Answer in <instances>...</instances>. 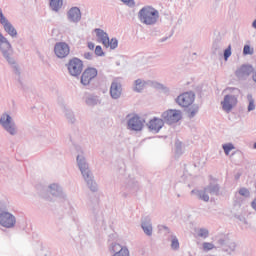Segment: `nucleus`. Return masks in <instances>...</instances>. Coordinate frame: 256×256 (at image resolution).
Masks as SVG:
<instances>
[{
  "label": "nucleus",
  "mask_w": 256,
  "mask_h": 256,
  "mask_svg": "<svg viewBox=\"0 0 256 256\" xmlns=\"http://www.w3.org/2000/svg\"><path fill=\"white\" fill-rule=\"evenodd\" d=\"M65 117L69 123L73 124L76 121L75 114L69 109H65Z\"/></svg>",
  "instance_id": "nucleus-34"
},
{
  "label": "nucleus",
  "mask_w": 256,
  "mask_h": 256,
  "mask_svg": "<svg viewBox=\"0 0 256 256\" xmlns=\"http://www.w3.org/2000/svg\"><path fill=\"white\" fill-rule=\"evenodd\" d=\"M171 248L174 251H177L179 249V239H177V236H174L172 238V242H171Z\"/></svg>",
  "instance_id": "nucleus-40"
},
{
  "label": "nucleus",
  "mask_w": 256,
  "mask_h": 256,
  "mask_svg": "<svg viewBox=\"0 0 256 256\" xmlns=\"http://www.w3.org/2000/svg\"><path fill=\"white\" fill-rule=\"evenodd\" d=\"M164 229H165L166 231H169V227H167V226H164Z\"/></svg>",
  "instance_id": "nucleus-53"
},
{
  "label": "nucleus",
  "mask_w": 256,
  "mask_h": 256,
  "mask_svg": "<svg viewBox=\"0 0 256 256\" xmlns=\"http://www.w3.org/2000/svg\"><path fill=\"white\" fill-rule=\"evenodd\" d=\"M96 57H105V52L103 51V47L101 45H97L94 50Z\"/></svg>",
  "instance_id": "nucleus-36"
},
{
  "label": "nucleus",
  "mask_w": 256,
  "mask_h": 256,
  "mask_svg": "<svg viewBox=\"0 0 256 256\" xmlns=\"http://www.w3.org/2000/svg\"><path fill=\"white\" fill-rule=\"evenodd\" d=\"M227 91H229L232 94H227L224 96V100L221 102L222 109L226 111V113H229L233 111V107L237 105L239 95H241V90L236 87H228Z\"/></svg>",
  "instance_id": "nucleus-5"
},
{
  "label": "nucleus",
  "mask_w": 256,
  "mask_h": 256,
  "mask_svg": "<svg viewBox=\"0 0 256 256\" xmlns=\"http://www.w3.org/2000/svg\"><path fill=\"white\" fill-rule=\"evenodd\" d=\"M0 125L8 135H11L12 137H15L18 133L17 124L13 120V117L7 112H4L0 116Z\"/></svg>",
  "instance_id": "nucleus-6"
},
{
  "label": "nucleus",
  "mask_w": 256,
  "mask_h": 256,
  "mask_svg": "<svg viewBox=\"0 0 256 256\" xmlns=\"http://www.w3.org/2000/svg\"><path fill=\"white\" fill-rule=\"evenodd\" d=\"M117 256H129V248H127L126 246H122V249L118 251Z\"/></svg>",
  "instance_id": "nucleus-43"
},
{
  "label": "nucleus",
  "mask_w": 256,
  "mask_h": 256,
  "mask_svg": "<svg viewBox=\"0 0 256 256\" xmlns=\"http://www.w3.org/2000/svg\"><path fill=\"white\" fill-rule=\"evenodd\" d=\"M156 89H159L160 91H163L166 95H169V88L161 83L156 84Z\"/></svg>",
  "instance_id": "nucleus-41"
},
{
  "label": "nucleus",
  "mask_w": 256,
  "mask_h": 256,
  "mask_svg": "<svg viewBox=\"0 0 256 256\" xmlns=\"http://www.w3.org/2000/svg\"><path fill=\"white\" fill-rule=\"evenodd\" d=\"M138 19L144 25H155L159 21V11L152 6H144L138 12Z\"/></svg>",
  "instance_id": "nucleus-4"
},
{
  "label": "nucleus",
  "mask_w": 256,
  "mask_h": 256,
  "mask_svg": "<svg viewBox=\"0 0 256 256\" xmlns=\"http://www.w3.org/2000/svg\"><path fill=\"white\" fill-rule=\"evenodd\" d=\"M209 192L205 191V188L203 190H192L191 195H196L200 201H204L205 203H209Z\"/></svg>",
  "instance_id": "nucleus-24"
},
{
  "label": "nucleus",
  "mask_w": 256,
  "mask_h": 256,
  "mask_svg": "<svg viewBox=\"0 0 256 256\" xmlns=\"http://www.w3.org/2000/svg\"><path fill=\"white\" fill-rule=\"evenodd\" d=\"M0 52L2 53V56L4 59H6L7 63H9L15 73L17 75L18 83L20 85V89L25 91V84H23V81L21 80V69H19V65L15 61V58L12 57L13 55V46L11 45V42L3 36V33L0 32Z\"/></svg>",
  "instance_id": "nucleus-1"
},
{
  "label": "nucleus",
  "mask_w": 256,
  "mask_h": 256,
  "mask_svg": "<svg viewBox=\"0 0 256 256\" xmlns=\"http://www.w3.org/2000/svg\"><path fill=\"white\" fill-rule=\"evenodd\" d=\"M6 211H8L7 204L4 201L0 200V215L2 213H6Z\"/></svg>",
  "instance_id": "nucleus-45"
},
{
  "label": "nucleus",
  "mask_w": 256,
  "mask_h": 256,
  "mask_svg": "<svg viewBox=\"0 0 256 256\" xmlns=\"http://www.w3.org/2000/svg\"><path fill=\"white\" fill-rule=\"evenodd\" d=\"M99 74V71H97V68L94 67H88L86 68L80 77V83L81 85H84V87H87V85L91 84V80L95 79L97 75Z\"/></svg>",
  "instance_id": "nucleus-14"
},
{
  "label": "nucleus",
  "mask_w": 256,
  "mask_h": 256,
  "mask_svg": "<svg viewBox=\"0 0 256 256\" xmlns=\"http://www.w3.org/2000/svg\"><path fill=\"white\" fill-rule=\"evenodd\" d=\"M54 53L58 59H65L71 53V48L67 42H57L54 45Z\"/></svg>",
  "instance_id": "nucleus-15"
},
{
  "label": "nucleus",
  "mask_w": 256,
  "mask_h": 256,
  "mask_svg": "<svg viewBox=\"0 0 256 256\" xmlns=\"http://www.w3.org/2000/svg\"><path fill=\"white\" fill-rule=\"evenodd\" d=\"M222 149L225 153V155H229L233 149H235V145L233 143H226L222 145Z\"/></svg>",
  "instance_id": "nucleus-35"
},
{
  "label": "nucleus",
  "mask_w": 256,
  "mask_h": 256,
  "mask_svg": "<svg viewBox=\"0 0 256 256\" xmlns=\"http://www.w3.org/2000/svg\"><path fill=\"white\" fill-rule=\"evenodd\" d=\"M198 237H201L202 239H207V237H209V230L205 228H200L198 231Z\"/></svg>",
  "instance_id": "nucleus-38"
},
{
  "label": "nucleus",
  "mask_w": 256,
  "mask_h": 256,
  "mask_svg": "<svg viewBox=\"0 0 256 256\" xmlns=\"http://www.w3.org/2000/svg\"><path fill=\"white\" fill-rule=\"evenodd\" d=\"M67 19L69 23H79L81 21V9L75 6L68 10Z\"/></svg>",
  "instance_id": "nucleus-19"
},
{
  "label": "nucleus",
  "mask_w": 256,
  "mask_h": 256,
  "mask_svg": "<svg viewBox=\"0 0 256 256\" xmlns=\"http://www.w3.org/2000/svg\"><path fill=\"white\" fill-rule=\"evenodd\" d=\"M120 171H122V173H125V169H123V170H120Z\"/></svg>",
  "instance_id": "nucleus-56"
},
{
  "label": "nucleus",
  "mask_w": 256,
  "mask_h": 256,
  "mask_svg": "<svg viewBox=\"0 0 256 256\" xmlns=\"http://www.w3.org/2000/svg\"><path fill=\"white\" fill-rule=\"evenodd\" d=\"M121 185V190L126 191L127 193H135V191L139 189V182H137L135 177L131 176L130 174H124Z\"/></svg>",
  "instance_id": "nucleus-9"
},
{
  "label": "nucleus",
  "mask_w": 256,
  "mask_h": 256,
  "mask_svg": "<svg viewBox=\"0 0 256 256\" xmlns=\"http://www.w3.org/2000/svg\"><path fill=\"white\" fill-rule=\"evenodd\" d=\"M124 5H127V7L133 8L135 7V0H121Z\"/></svg>",
  "instance_id": "nucleus-46"
},
{
  "label": "nucleus",
  "mask_w": 256,
  "mask_h": 256,
  "mask_svg": "<svg viewBox=\"0 0 256 256\" xmlns=\"http://www.w3.org/2000/svg\"><path fill=\"white\" fill-rule=\"evenodd\" d=\"M177 197H181V195H180V194H178V195H177Z\"/></svg>",
  "instance_id": "nucleus-58"
},
{
  "label": "nucleus",
  "mask_w": 256,
  "mask_h": 256,
  "mask_svg": "<svg viewBox=\"0 0 256 256\" xmlns=\"http://www.w3.org/2000/svg\"><path fill=\"white\" fill-rule=\"evenodd\" d=\"M69 214L72 217V221H74V223H77V212H75V209L73 207H70Z\"/></svg>",
  "instance_id": "nucleus-44"
},
{
  "label": "nucleus",
  "mask_w": 256,
  "mask_h": 256,
  "mask_svg": "<svg viewBox=\"0 0 256 256\" xmlns=\"http://www.w3.org/2000/svg\"><path fill=\"white\" fill-rule=\"evenodd\" d=\"M213 55H221V43L219 40H215L212 44Z\"/></svg>",
  "instance_id": "nucleus-31"
},
{
  "label": "nucleus",
  "mask_w": 256,
  "mask_h": 256,
  "mask_svg": "<svg viewBox=\"0 0 256 256\" xmlns=\"http://www.w3.org/2000/svg\"><path fill=\"white\" fill-rule=\"evenodd\" d=\"M17 224V218L11 212L6 211L0 214V225L5 229H13Z\"/></svg>",
  "instance_id": "nucleus-12"
},
{
  "label": "nucleus",
  "mask_w": 256,
  "mask_h": 256,
  "mask_svg": "<svg viewBox=\"0 0 256 256\" xmlns=\"http://www.w3.org/2000/svg\"><path fill=\"white\" fill-rule=\"evenodd\" d=\"M83 57H84V59H87L88 61H93V52H85Z\"/></svg>",
  "instance_id": "nucleus-47"
},
{
  "label": "nucleus",
  "mask_w": 256,
  "mask_h": 256,
  "mask_svg": "<svg viewBox=\"0 0 256 256\" xmlns=\"http://www.w3.org/2000/svg\"><path fill=\"white\" fill-rule=\"evenodd\" d=\"M149 131L152 133H159L165 127L163 118L153 117L147 124Z\"/></svg>",
  "instance_id": "nucleus-16"
},
{
  "label": "nucleus",
  "mask_w": 256,
  "mask_h": 256,
  "mask_svg": "<svg viewBox=\"0 0 256 256\" xmlns=\"http://www.w3.org/2000/svg\"><path fill=\"white\" fill-rule=\"evenodd\" d=\"M231 44L228 45V47L223 52L224 61H229V57H231Z\"/></svg>",
  "instance_id": "nucleus-37"
},
{
  "label": "nucleus",
  "mask_w": 256,
  "mask_h": 256,
  "mask_svg": "<svg viewBox=\"0 0 256 256\" xmlns=\"http://www.w3.org/2000/svg\"><path fill=\"white\" fill-rule=\"evenodd\" d=\"M104 47L112 49H116L117 47H119V40H117V38H112L111 40L108 38V41L104 44Z\"/></svg>",
  "instance_id": "nucleus-29"
},
{
  "label": "nucleus",
  "mask_w": 256,
  "mask_h": 256,
  "mask_svg": "<svg viewBox=\"0 0 256 256\" xmlns=\"http://www.w3.org/2000/svg\"><path fill=\"white\" fill-rule=\"evenodd\" d=\"M247 100H248V112L255 111V99H253L252 94L247 95Z\"/></svg>",
  "instance_id": "nucleus-32"
},
{
  "label": "nucleus",
  "mask_w": 256,
  "mask_h": 256,
  "mask_svg": "<svg viewBox=\"0 0 256 256\" xmlns=\"http://www.w3.org/2000/svg\"><path fill=\"white\" fill-rule=\"evenodd\" d=\"M240 178H241V174H236V175H235L236 181L239 180Z\"/></svg>",
  "instance_id": "nucleus-52"
},
{
  "label": "nucleus",
  "mask_w": 256,
  "mask_h": 256,
  "mask_svg": "<svg viewBox=\"0 0 256 256\" xmlns=\"http://www.w3.org/2000/svg\"><path fill=\"white\" fill-rule=\"evenodd\" d=\"M186 113H187L189 119H193V117H195V115H197L199 113V105L191 104L190 106H188L186 108Z\"/></svg>",
  "instance_id": "nucleus-26"
},
{
  "label": "nucleus",
  "mask_w": 256,
  "mask_h": 256,
  "mask_svg": "<svg viewBox=\"0 0 256 256\" xmlns=\"http://www.w3.org/2000/svg\"><path fill=\"white\" fill-rule=\"evenodd\" d=\"M243 55H253V49L249 44L244 45Z\"/></svg>",
  "instance_id": "nucleus-42"
},
{
  "label": "nucleus",
  "mask_w": 256,
  "mask_h": 256,
  "mask_svg": "<svg viewBox=\"0 0 256 256\" xmlns=\"http://www.w3.org/2000/svg\"><path fill=\"white\" fill-rule=\"evenodd\" d=\"M66 67L71 77H79L81 73H83V60L78 57H73L68 61Z\"/></svg>",
  "instance_id": "nucleus-8"
},
{
  "label": "nucleus",
  "mask_w": 256,
  "mask_h": 256,
  "mask_svg": "<svg viewBox=\"0 0 256 256\" xmlns=\"http://www.w3.org/2000/svg\"><path fill=\"white\" fill-rule=\"evenodd\" d=\"M234 217L238 219V221H241V223H247V219H245L243 215L235 214Z\"/></svg>",
  "instance_id": "nucleus-48"
},
{
  "label": "nucleus",
  "mask_w": 256,
  "mask_h": 256,
  "mask_svg": "<svg viewBox=\"0 0 256 256\" xmlns=\"http://www.w3.org/2000/svg\"><path fill=\"white\" fill-rule=\"evenodd\" d=\"M211 181L214 182H210L206 187H205V191H207V193H209L210 195H215L216 197H218L220 191H221V186L218 183H215V181H217V179L210 177Z\"/></svg>",
  "instance_id": "nucleus-21"
},
{
  "label": "nucleus",
  "mask_w": 256,
  "mask_h": 256,
  "mask_svg": "<svg viewBox=\"0 0 256 256\" xmlns=\"http://www.w3.org/2000/svg\"><path fill=\"white\" fill-rule=\"evenodd\" d=\"M214 243L204 242L202 244L203 251H213V249H220L226 255H232L235 249H237V243L235 241L229 239L226 235H218L214 237Z\"/></svg>",
  "instance_id": "nucleus-3"
},
{
  "label": "nucleus",
  "mask_w": 256,
  "mask_h": 256,
  "mask_svg": "<svg viewBox=\"0 0 256 256\" xmlns=\"http://www.w3.org/2000/svg\"><path fill=\"white\" fill-rule=\"evenodd\" d=\"M239 195H241L242 197H251V192H249V189L243 187L240 188L238 191Z\"/></svg>",
  "instance_id": "nucleus-39"
},
{
  "label": "nucleus",
  "mask_w": 256,
  "mask_h": 256,
  "mask_svg": "<svg viewBox=\"0 0 256 256\" xmlns=\"http://www.w3.org/2000/svg\"><path fill=\"white\" fill-rule=\"evenodd\" d=\"M0 24L3 26L4 31H6L8 35H10V37H17V29H15L13 24H11V22H9L7 18L3 22H0Z\"/></svg>",
  "instance_id": "nucleus-22"
},
{
  "label": "nucleus",
  "mask_w": 256,
  "mask_h": 256,
  "mask_svg": "<svg viewBox=\"0 0 256 256\" xmlns=\"http://www.w3.org/2000/svg\"><path fill=\"white\" fill-rule=\"evenodd\" d=\"M189 256H193V254H192V253H189Z\"/></svg>",
  "instance_id": "nucleus-57"
},
{
  "label": "nucleus",
  "mask_w": 256,
  "mask_h": 256,
  "mask_svg": "<svg viewBox=\"0 0 256 256\" xmlns=\"http://www.w3.org/2000/svg\"><path fill=\"white\" fill-rule=\"evenodd\" d=\"M123 196H124V197H127V192H124V193H123Z\"/></svg>",
  "instance_id": "nucleus-54"
},
{
  "label": "nucleus",
  "mask_w": 256,
  "mask_h": 256,
  "mask_svg": "<svg viewBox=\"0 0 256 256\" xmlns=\"http://www.w3.org/2000/svg\"><path fill=\"white\" fill-rule=\"evenodd\" d=\"M175 101H176L177 105L187 109V107H191V105H193V103H195V93H193L192 91L184 92V93L180 94L179 96H177Z\"/></svg>",
  "instance_id": "nucleus-10"
},
{
  "label": "nucleus",
  "mask_w": 256,
  "mask_h": 256,
  "mask_svg": "<svg viewBox=\"0 0 256 256\" xmlns=\"http://www.w3.org/2000/svg\"><path fill=\"white\" fill-rule=\"evenodd\" d=\"M48 191L53 197H56L57 199H62L63 201L67 199V195L65 192H63V188L57 183L50 184L48 186Z\"/></svg>",
  "instance_id": "nucleus-17"
},
{
  "label": "nucleus",
  "mask_w": 256,
  "mask_h": 256,
  "mask_svg": "<svg viewBox=\"0 0 256 256\" xmlns=\"http://www.w3.org/2000/svg\"><path fill=\"white\" fill-rule=\"evenodd\" d=\"M88 49H90V51H93V49H95V43L88 42Z\"/></svg>",
  "instance_id": "nucleus-50"
},
{
  "label": "nucleus",
  "mask_w": 256,
  "mask_h": 256,
  "mask_svg": "<svg viewBox=\"0 0 256 256\" xmlns=\"http://www.w3.org/2000/svg\"><path fill=\"white\" fill-rule=\"evenodd\" d=\"M94 32L96 33V37L101 40L102 45H105L109 41V34L107 32H104L101 28L94 29Z\"/></svg>",
  "instance_id": "nucleus-25"
},
{
  "label": "nucleus",
  "mask_w": 256,
  "mask_h": 256,
  "mask_svg": "<svg viewBox=\"0 0 256 256\" xmlns=\"http://www.w3.org/2000/svg\"><path fill=\"white\" fill-rule=\"evenodd\" d=\"M162 41H167V38L162 39Z\"/></svg>",
  "instance_id": "nucleus-55"
},
{
  "label": "nucleus",
  "mask_w": 256,
  "mask_h": 256,
  "mask_svg": "<svg viewBox=\"0 0 256 256\" xmlns=\"http://www.w3.org/2000/svg\"><path fill=\"white\" fill-rule=\"evenodd\" d=\"M175 154L178 155V157L183 155V143L179 140H176L175 142Z\"/></svg>",
  "instance_id": "nucleus-33"
},
{
  "label": "nucleus",
  "mask_w": 256,
  "mask_h": 256,
  "mask_svg": "<svg viewBox=\"0 0 256 256\" xmlns=\"http://www.w3.org/2000/svg\"><path fill=\"white\" fill-rule=\"evenodd\" d=\"M84 99L88 107H95L96 105H101V99L95 94H86Z\"/></svg>",
  "instance_id": "nucleus-23"
},
{
  "label": "nucleus",
  "mask_w": 256,
  "mask_h": 256,
  "mask_svg": "<svg viewBox=\"0 0 256 256\" xmlns=\"http://www.w3.org/2000/svg\"><path fill=\"white\" fill-rule=\"evenodd\" d=\"M50 7L52 11H59L63 7V0H50Z\"/></svg>",
  "instance_id": "nucleus-30"
},
{
  "label": "nucleus",
  "mask_w": 256,
  "mask_h": 256,
  "mask_svg": "<svg viewBox=\"0 0 256 256\" xmlns=\"http://www.w3.org/2000/svg\"><path fill=\"white\" fill-rule=\"evenodd\" d=\"M123 248V246L119 243H112L110 246H109V251L111 253H113L112 256H118L119 255V252L121 251V249Z\"/></svg>",
  "instance_id": "nucleus-28"
},
{
  "label": "nucleus",
  "mask_w": 256,
  "mask_h": 256,
  "mask_svg": "<svg viewBox=\"0 0 256 256\" xmlns=\"http://www.w3.org/2000/svg\"><path fill=\"white\" fill-rule=\"evenodd\" d=\"M253 65L251 64H242L238 69L235 71V76L239 81H247L249 77L254 72Z\"/></svg>",
  "instance_id": "nucleus-13"
},
{
  "label": "nucleus",
  "mask_w": 256,
  "mask_h": 256,
  "mask_svg": "<svg viewBox=\"0 0 256 256\" xmlns=\"http://www.w3.org/2000/svg\"><path fill=\"white\" fill-rule=\"evenodd\" d=\"M143 127H145V119L141 118L139 115H133L127 121V129L129 131H143Z\"/></svg>",
  "instance_id": "nucleus-11"
},
{
  "label": "nucleus",
  "mask_w": 256,
  "mask_h": 256,
  "mask_svg": "<svg viewBox=\"0 0 256 256\" xmlns=\"http://www.w3.org/2000/svg\"><path fill=\"white\" fill-rule=\"evenodd\" d=\"M76 163L88 189H90L92 193H97L99 191V186L97 185V182H95V177L89 168V163L87 162V158H85L83 151H80L77 155Z\"/></svg>",
  "instance_id": "nucleus-2"
},
{
  "label": "nucleus",
  "mask_w": 256,
  "mask_h": 256,
  "mask_svg": "<svg viewBox=\"0 0 256 256\" xmlns=\"http://www.w3.org/2000/svg\"><path fill=\"white\" fill-rule=\"evenodd\" d=\"M122 92L123 86L121 85V82H119L117 79L113 80L110 86V96L113 99H119Z\"/></svg>",
  "instance_id": "nucleus-18"
},
{
  "label": "nucleus",
  "mask_w": 256,
  "mask_h": 256,
  "mask_svg": "<svg viewBox=\"0 0 256 256\" xmlns=\"http://www.w3.org/2000/svg\"><path fill=\"white\" fill-rule=\"evenodd\" d=\"M143 89H145V81H142L141 79L135 80L133 91H135V93H141Z\"/></svg>",
  "instance_id": "nucleus-27"
},
{
  "label": "nucleus",
  "mask_w": 256,
  "mask_h": 256,
  "mask_svg": "<svg viewBox=\"0 0 256 256\" xmlns=\"http://www.w3.org/2000/svg\"><path fill=\"white\" fill-rule=\"evenodd\" d=\"M164 125H175L183 119V112L177 109H168L161 114Z\"/></svg>",
  "instance_id": "nucleus-7"
},
{
  "label": "nucleus",
  "mask_w": 256,
  "mask_h": 256,
  "mask_svg": "<svg viewBox=\"0 0 256 256\" xmlns=\"http://www.w3.org/2000/svg\"><path fill=\"white\" fill-rule=\"evenodd\" d=\"M7 17L3 14V10L0 8V23L5 21Z\"/></svg>",
  "instance_id": "nucleus-49"
},
{
  "label": "nucleus",
  "mask_w": 256,
  "mask_h": 256,
  "mask_svg": "<svg viewBox=\"0 0 256 256\" xmlns=\"http://www.w3.org/2000/svg\"><path fill=\"white\" fill-rule=\"evenodd\" d=\"M253 29H256V19L252 22Z\"/></svg>",
  "instance_id": "nucleus-51"
},
{
  "label": "nucleus",
  "mask_w": 256,
  "mask_h": 256,
  "mask_svg": "<svg viewBox=\"0 0 256 256\" xmlns=\"http://www.w3.org/2000/svg\"><path fill=\"white\" fill-rule=\"evenodd\" d=\"M141 229L144 231L147 237L153 236V223L151 222V218H149V216L142 218Z\"/></svg>",
  "instance_id": "nucleus-20"
}]
</instances>
